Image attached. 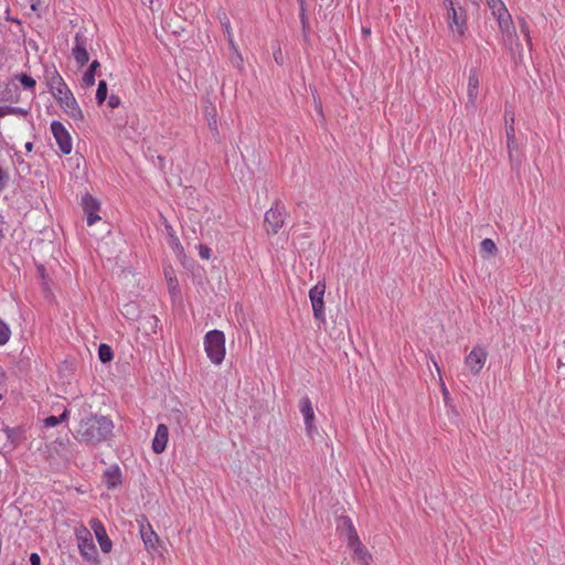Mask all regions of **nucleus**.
<instances>
[{"mask_svg":"<svg viewBox=\"0 0 565 565\" xmlns=\"http://www.w3.org/2000/svg\"><path fill=\"white\" fill-rule=\"evenodd\" d=\"M75 535L77 540L79 554L82 555V557L90 564H98V552L95 546L93 534L90 533V531L85 526H81L79 529L76 530Z\"/></svg>","mask_w":565,"mask_h":565,"instance_id":"4","label":"nucleus"},{"mask_svg":"<svg viewBox=\"0 0 565 565\" xmlns=\"http://www.w3.org/2000/svg\"><path fill=\"white\" fill-rule=\"evenodd\" d=\"M362 32L365 34V35H369L371 33V30L370 29H363Z\"/></svg>","mask_w":565,"mask_h":565,"instance_id":"50","label":"nucleus"},{"mask_svg":"<svg viewBox=\"0 0 565 565\" xmlns=\"http://www.w3.org/2000/svg\"><path fill=\"white\" fill-rule=\"evenodd\" d=\"M7 115L26 116L29 110L22 107L4 106Z\"/></svg>","mask_w":565,"mask_h":565,"instance_id":"32","label":"nucleus"},{"mask_svg":"<svg viewBox=\"0 0 565 565\" xmlns=\"http://www.w3.org/2000/svg\"><path fill=\"white\" fill-rule=\"evenodd\" d=\"M448 18L449 28L452 33H456L458 36L462 38L467 29L466 14L461 9L457 10L454 7L452 1H450Z\"/></svg>","mask_w":565,"mask_h":565,"instance_id":"10","label":"nucleus"},{"mask_svg":"<svg viewBox=\"0 0 565 565\" xmlns=\"http://www.w3.org/2000/svg\"><path fill=\"white\" fill-rule=\"evenodd\" d=\"M480 252L483 256L493 255L497 252V246L491 238H484L480 244Z\"/></svg>","mask_w":565,"mask_h":565,"instance_id":"24","label":"nucleus"},{"mask_svg":"<svg viewBox=\"0 0 565 565\" xmlns=\"http://www.w3.org/2000/svg\"><path fill=\"white\" fill-rule=\"evenodd\" d=\"M4 231H6V221L2 215H0V243L2 242L4 237Z\"/></svg>","mask_w":565,"mask_h":565,"instance_id":"43","label":"nucleus"},{"mask_svg":"<svg viewBox=\"0 0 565 565\" xmlns=\"http://www.w3.org/2000/svg\"><path fill=\"white\" fill-rule=\"evenodd\" d=\"M104 482L108 488H115L121 483V471L118 466L109 467L104 473Z\"/></svg>","mask_w":565,"mask_h":565,"instance_id":"20","label":"nucleus"},{"mask_svg":"<svg viewBox=\"0 0 565 565\" xmlns=\"http://www.w3.org/2000/svg\"><path fill=\"white\" fill-rule=\"evenodd\" d=\"M30 564L31 565H41V557L38 553H32L30 555Z\"/></svg>","mask_w":565,"mask_h":565,"instance_id":"42","label":"nucleus"},{"mask_svg":"<svg viewBox=\"0 0 565 565\" xmlns=\"http://www.w3.org/2000/svg\"><path fill=\"white\" fill-rule=\"evenodd\" d=\"M487 4L498 22L504 41L512 44L513 39H515V46L518 50H521L522 46L516 36L512 17L504 2L502 0H487Z\"/></svg>","mask_w":565,"mask_h":565,"instance_id":"2","label":"nucleus"},{"mask_svg":"<svg viewBox=\"0 0 565 565\" xmlns=\"http://www.w3.org/2000/svg\"><path fill=\"white\" fill-rule=\"evenodd\" d=\"M68 415H70V411L65 409L60 416H57L60 424L66 422L68 419Z\"/></svg>","mask_w":565,"mask_h":565,"instance_id":"44","label":"nucleus"},{"mask_svg":"<svg viewBox=\"0 0 565 565\" xmlns=\"http://www.w3.org/2000/svg\"><path fill=\"white\" fill-rule=\"evenodd\" d=\"M264 224L268 234L278 233L282 226V213L278 203L265 213Z\"/></svg>","mask_w":565,"mask_h":565,"instance_id":"12","label":"nucleus"},{"mask_svg":"<svg viewBox=\"0 0 565 565\" xmlns=\"http://www.w3.org/2000/svg\"><path fill=\"white\" fill-rule=\"evenodd\" d=\"M169 429L164 424H159L152 440V450L156 454H162L168 444Z\"/></svg>","mask_w":565,"mask_h":565,"instance_id":"17","label":"nucleus"},{"mask_svg":"<svg viewBox=\"0 0 565 565\" xmlns=\"http://www.w3.org/2000/svg\"><path fill=\"white\" fill-rule=\"evenodd\" d=\"M169 245L177 255H181L183 253V246L175 235L170 236Z\"/></svg>","mask_w":565,"mask_h":565,"instance_id":"31","label":"nucleus"},{"mask_svg":"<svg viewBox=\"0 0 565 565\" xmlns=\"http://www.w3.org/2000/svg\"><path fill=\"white\" fill-rule=\"evenodd\" d=\"M4 116H7V113H6V107L3 106V107H0V119Z\"/></svg>","mask_w":565,"mask_h":565,"instance_id":"48","label":"nucleus"},{"mask_svg":"<svg viewBox=\"0 0 565 565\" xmlns=\"http://www.w3.org/2000/svg\"><path fill=\"white\" fill-rule=\"evenodd\" d=\"M11 338L10 327L0 319V347L7 344Z\"/></svg>","mask_w":565,"mask_h":565,"instance_id":"25","label":"nucleus"},{"mask_svg":"<svg viewBox=\"0 0 565 565\" xmlns=\"http://www.w3.org/2000/svg\"><path fill=\"white\" fill-rule=\"evenodd\" d=\"M204 350L214 364H221L225 356V335L220 330L209 331L204 337Z\"/></svg>","mask_w":565,"mask_h":565,"instance_id":"3","label":"nucleus"},{"mask_svg":"<svg viewBox=\"0 0 565 565\" xmlns=\"http://www.w3.org/2000/svg\"><path fill=\"white\" fill-rule=\"evenodd\" d=\"M279 54H280V50L278 49V51L274 53V57L277 63H279Z\"/></svg>","mask_w":565,"mask_h":565,"instance_id":"49","label":"nucleus"},{"mask_svg":"<svg viewBox=\"0 0 565 565\" xmlns=\"http://www.w3.org/2000/svg\"><path fill=\"white\" fill-rule=\"evenodd\" d=\"M2 397H3L2 394H0V401L2 399Z\"/></svg>","mask_w":565,"mask_h":565,"instance_id":"53","label":"nucleus"},{"mask_svg":"<svg viewBox=\"0 0 565 565\" xmlns=\"http://www.w3.org/2000/svg\"><path fill=\"white\" fill-rule=\"evenodd\" d=\"M107 98V83L105 81H99L98 87L96 90V102L102 105Z\"/></svg>","mask_w":565,"mask_h":565,"instance_id":"27","label":"nucleus"},{"mask_svg":"<svg viewBox=\"0 0 565 565\" xmlns=\"http://www.w3.org/2000/svg\"><path fill=\"white\" fill-rule=\"evenodd\" d=\"M43 79H44L50 93H52L53 90H55L60 87L63 88V85L66 84L54 65H45L44 66Z\"/></svg>","mask_w":565,"mask_h":565,"instance_id":"14","label":"nucleus"},{"mask_svg":"<svg viewBox=\"0 0 565 565\" xmlns=\"http://www.w3.org/2000/svg\"><path fill=\"white\" fill-rule=\"evenodd\" d=\"M74 407H77L81 416L73 436L81 444L95 446L107 440L113 435L114 423L106 416L93 415L89 412L90 406L82 401H74Z\"/></svg>","mask_w":565,"mask_h":565,"instance_id":"1","label":"nucleus"},{"mask_svg":"<svg viewBox=\"0 0 565 565\" xmlns=\"http://www.w3.org/2000/svg\"><path fill=\"white\" fill-rule=\"evenodd\" d=\"M7 180H8V175L0 167V192L4 189Z\"/></svg>","mask_w":565,"mask_h":565,"instance_id":"40","label":"nucleus"},{"mask_svg":"<svg viewBox=\"0 0 565 565\" xmlns=\"http://www.w3.org/2000/svg\"><path fill=\"white\" fill-rule=\"evenodd\" d=\"M524 39L526 41L529 49L531 50L533 44H532V38H531L530 33L527 35H524Z\"/></svg>","mask_w":565,"mask_h":565,"instance_id":"46","label":"nucleus"},{"mask_svg":"<svg viewBox=\"0 0 565 565\" xmlns=\"http://www.w3.org/2000/svg\"><path fill=\"white\" fill-rule=\"evenodd\" d=\"M221 23H222V25L224 28V33L227 36V41L230 43L231 49L234 51V53L237 55V58L241 61L242 58H241V55L238 54L237 47L235 45L228 19L225 17L224 20H222Z\"/></svg>","mask_w":565,"mask_h":565,"instance_id":"23","label":"nucleus"},{"mask_svg":"<svg viewBox=\"0 0 565 565\" xmlns=\"http://www.w3.org/2000/svg\"><path fill=\"white\" fill-rule=\"evenodd\" d=\"M6 382V372L2 367H0V386L3 385Z\"/></svg>","mask_w":565,"mask_h":565,"instance_id":"45","label":"nucleus"},{"mask_svg":"<svg viewBox=\"0 0 565 565\" xmlns=\"http://www.w3.org/2000/svg\"><path fill=\"white\" fill-rule=\"evenodd\" d=\"M324 292L326 284L323 281L317 282L309 291V298L313 311V316L317 320H324Z\"/></svg>","mask_w":565,"mask_h":565,"instance_id":"7","label":"nucleus"},{"mask_svg":"<svg viewBox=\"0 0 565 565\" xmlns=\"http://www.w3.org/2000/svg\"><path fill=\"white\" fill-rule=\"evenodd\" d=\"M166 277L168 279V285H169V288L170 289H175L178 287V280L177 278L173 276V271L172 269L170 270H166Z\"/></svg>","mask_w":565,"mask_h":565,"instance_id":"33","label":"nucleus"},{"mask_svg":"<svg viewBox=\"0 0 565 565\" xmlns=\"http://www.w3.org/2000/svg\"><path fill=\"white\" fill-rule=\"evenodd\" d=\"M89 526L94 531L95 537L99 544L103 553L108 554L111 552L113 542L109 539L104 524L98 519H92Z\"/></svg>","mask_w":565,"mask_h":565,"instance_id":"11","label":"nucleus"},{"mask_svg":"<svg viewBox=\"0 0 565 565\" xmlns=\"http://www.w3.org/2000/svg\"><path fill=\"white\" fill-rule=\"evenodd\" d=\"M24 147H25L26 151H32V149H33V143L29 141V142H26V143H25V146H24Z\"/></svg>","mask_w":565,"mask_h":565,"instance_id":"47","label":"nucleus"},{"mask_svg":"<svg viewBox=\"0 0 565 565\" xmlns=\"http://www.w3.org/2000/svg\"><path fill=\"white\" fill-rule=\"evenodd\" d=\"M4 434L11 448H17L24 439V429L21 427L6 428Z\"/></svg>","mask_w":565,"mask_h":565,"instance_id":"19","label":"nucleus"},{"mask_svg":"<svg viewBox=\"0 0 565 565\" xmlns=\"http://www.w3.org/2000/svg\"><path fill=\"white\" fill-rule=\"evenodd\" d=\"M98 67L99 62L97 60H94L82 77L83 86L90 87L95 84V73Z\"/></svg>","mask_w":565,"mask_h":565,"instance_id":"22","label":"nucleus"},{"mask_svg":"<svg viewBox=\"0 0 565 565\" xmlns=\"http://www.w3.org/2000/svg\"><path fill=\"white\" fill-rule=\"evenodd\" d=\"M85 213L97 212L99 209L98 202L92 196H85L83 200Z\"/></svg>","mask_w":565,"mask_h":565,"instance_id":"28","label":"nucleus"},{"mask_svg":"<svg viewBox=\"0 0 565 565\" xmlns=\"http://www.w3.org/2000/svg\"><path fill=\"white\" fill-rule=\"evenodd\" d=\"M508 140V153L509 157L512 158L513 151L518 149V141L516 138H513L512 140Z\"/></svg>","mask_w":565,"mask_h":565,"instance_id":"36","label":"nucleus"},{"mask_svg":"<svg viewBox=\"0 0 565 565\" xmlns=\"http://www.w3.org/2000/svg\"><path fill=\"white\" fill-rule=\"evenodd\" d=\"M479 76L476 71H471L468 77V87H467V94L469 102L471 104H475L477 97H478V89H479Z\"/></svg>","mask_w":565,"mask_h":565,"instance_id":"21","label":"nucleus"},{"mask_svg":"<svg viewBox=\"0 0 565 565\" xmlns=\"http://www.w3.org/2000/svg\"><path fill=\"white\" fill-rule=\"evenodd\" d=\"M199 255L203 259H210L211 249L205 245H199Z\"/></svg>","mask_w":565,"mask_h":565,"instance_id":"35","label":"nucleus"},{"mask_svg":"<svg viewBox=\"0 0 565 565\" xmlns=\"http://www.w3.org/2000/svg\"><path fill=\"white\" fill-rule=\"evenodd\" d=\"M72 55L79 66H84L89 61L87 52V41L82 33H76Z\"/></svg>","mask_w":565,"mask_h":565,"instance_id":"13","label":"nucleus"},{"mask_svg":"<svg viewBox=\"0 0 565 565\" xmlns=\"http://www.w3.org/2000/svg\"><path fill=\"white\" fill-rule=\"evenodd\" d=\"M159 319L152 315H146L138 320V330L146 335H151L157 332Z\"/></svg>","mask_w":565,"mask_h":565,"instance_id":"18","label":"nucleus"},{"mask_svg":"<svg viewBox=\"0 0 565 565\" xmlns=\"http://www.w3.org/2000/svg\"><path fill=\"white\" fill-rule=\"evenodd\" d=\"M488 359V352L486 348L476 345L465 358V366L473 375H478L483 369Z\"/></svg>","mask_w":565,"mask_h":565,"instance_id":"6","label":"nucleus"},{"mask_svg":"<svg viewBox=\"0 0 565 565\" xmlns=\"http://www.w3.org/2000/svg\"><path fill=\"white\" fill-rule=\"evenodd\" d=\"M299 409L303 416L307 433L309 435H312L313 430H316V427L313 425L315 411L312 408L309 397L306 396L300 399Z\"/></svg>","mask_w":565,"mask_h":565,"instance_id":"16","label":"nucleus"},{"mask_svg":"<svg viewBox=\"0 0 565 565\" xmlns=\"http://www.w3.org/2000/svg\"><path fill=\"white\" fill-rule=\"evenodd\" d=\"M98 356L103 363L111 361L114 358L111 348L107 344H100L98 348Z\"/></svg>","mask_w":565,"mask_h":565,"instance_id":"26","label":"nucleus"},{"mask_svg":"<svg viewBox=\"0 0 565 565\" xmlns=\"http://www.w3.org/2000/svg\"><path fill=\"white\" fill-rule=\"evenodd\" d=\"M434 365H435V367H436V370H437L438 374L440 375V369H439V366H438V364H437V362H436V361H434Z\"/></svg>","mask_w":565,"mask_h":565,"instance_id":"51","label":"nucleus"},{"mask_svg":"<svg viewBox=\"0 0 565 565\" xmlns=\"http://www.w3.org/2000/svg\"><path fill=\"white\" fill-rule=\"evenodd\" d=\"M511 121H512V124L510 126H507V128H505L507 139H510V140L515 138V130L513 127V118H511Z\"/></svg>","mask_w":565,"mask_h":565,"instance_id":"39","label":"nucleus"},{"mask_svg":"<svg viewBox=\"0 0 565 565\" xmlns=\"http://www.w3.org/2000/svg\"><path fill=\"white\" fill-rule=\"evenodd\" d=\"M520 29L524 35H527L530 33V26L524 19L520 20Z\"/></svg>","mask_w":565,"mask_h":565,"instance_id":"41","label":"nucleus"},{"mask_svg":"<svg viewBox=\"0 0 565 565\" xmlns=\"http://www.w3.org/2000/svg\"><path fill=\"white\" fill-rule=\"evenodd\" d=\"M58 105L63 108V110L73 119L75 120H83L84 115L83 111L75 99L73 93L68 96H65L61 102H58Z\"/></svg>","mask_w":565,"mask_h":565,"instance_id":"15","label":"nucleus"},{"mask_svg":"<svg viewBox=\"0 0 565 565\" xmlns=\"http://www.w3.org/2000/svg\"><path fill=\"white\" fill-rule=\"evenodd\" d=\"M51 131L61 152L64 154L71 153L73 149L72 138L64 125L54 120L51 124Z\"/></svg>","mask_w":565,"mask_h":565,"instance_id":"9","label":"nucleus"},{"mask_svg":"<svg viewBox=\"0 0 565 565\" xmlns=\"http://www.w3.org/2000/svg\"><path fill=\"white\" fill-rule=\"evenodd\" d=\"M120 105V98L117 95H110L108 98V106L110 108H117Z\"/></svg>","mask_w":565,"mask_h":565,"instance_id":"37","label":"nucleus"},{"mask_svg":"<svg viewBox=\"0 0 565 565\" xmlns=\"http://www.w3.org/2000/svg\"><path fill=\"white\" fill-rule=\"evenodd\" d=\"M138 522L140 536L143 542L145 548L149 553L158 552L160 546V539L158 534L153 531L151 524L145 518Z\"/></svg>","mask_w":565,"mask_h":565,"instance_id":"8","label":"nucleus"},{"mask_svg":"<svg viewBox=\"0 0 565 565\" xmlns=\"http://www.w3.org/2000/svg\"><path fill=\"white\" fill-rule=\"evenodd\" d=\"M18 78L25 89H32L36 84L35 79L28 74H20Z\"/></svg>","mask_w":565,"mask_h":565,"instance_id":"29","label":"nucleus"},{"mask_svg":"<svg viewBox=\"0 0 565 565\" xmlns=\"http://www.w3.org/2000/svg\"><path fill=\"white\" fill-rule=\"evenodd\" d=\"M52 96L56 99V102H61L65 96H68L70 94H72L71 89L68 88V86L65 84L63 85V88L60 87L55 90H53L52 93Z\"/></svg>","mask_w":565,"mask_h":565,"instance_id":"30","label":"nucleus"},{"mask_svg":"<svg viewBox=\"0 0 565 565\" xmlns=\"http://www.w3.org/2000/svg\"><path fill=\"white\" fill-rule=\"evenodd\" d=\"M100 217L97 215V212L87 213V224L92 226L95 224Z\"/></svg>","mask_w":565,"mask_h":565,"instance_id":"38","label":"nucleus"},{"mask_svg":"<svg viewBox=\"0 0 565 565\" xmlns=\"http://www.w3.org/2000/svg\"><path fill=\"white\" fill-rule=\"evenodd\" d=\"M60 424V420L57 419V416H49L44 419V426L46 428L55 427Z\"/></svg>","mask_w":565,"mask_h":565,"instance_id":"34","label":"nucleus"},{"mask_svg":"<svg viewBox=\"0 0 565 565\" xmlns=\"http://www.w3.org/2000/svg\"><path fill=\"white\" fill-rule=\"evenodd\" d=\"M443 393H444V395H448V391H447L445 384H443Z\"/></svg>","mask_w":565,"mask_h":565,"instance_id":"52","label":"nucleus"},{"mask_svg":"<svg viewBox=\"0 0 565 565\" xmlns=\"http://www.w3.org/2000/svg\"><path fill=\"white\" fill-rule=\"evenodd\" d=\"M349 533H348V547L352 551V557L360 565H371L373 561L372 554L361 542L353 524L348 521Z\"/></svg>","mask_w":565,"mask_h":565,"instance_id":"5","label":"nucleus"}]
</instances>
